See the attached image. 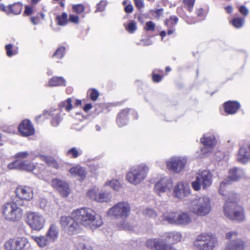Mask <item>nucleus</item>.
I'll list each match as a JSON object with an SVG mask.
<instances>
[{
  "instance_id": "obj_60",
  "label": "nucleus",
  "mask_w": 250,
  "mask_h": 250,
  "mask_svg": "<svg viewBox=\"0 0 250 250\" xmlns=\"http://www.w3.org/2000/svg\"><path fill=\"white\" fill-rule=\"evenodd\" d=\"M67 103V105H66V109L67 111H70L72 109V104H71V99L70 98H68L66 100V101Z\"/></svg>"
},
{
  "instance_id": "obj_33",
  "label": "nucleus",
  "mask_w": 250,
  "mask_h": 250,
  "mask_svg": "<svg viewBox=\"0 0 250 250\" xmlns=\"http://www.w3.org/2000/svg\"><path fill=\"white\" fill-rule=\"evenodd\" d=\"M111 200V196L109 193L105 192H100L97 199V202H107Z\"/></svg>"
},
{
  "instance_id": "obj_3",
  "label": "nucleus",
  "mask_w": 250,
  "mask_h": 250,
  "mask_svg": "<svg viewBox=\"0 0 250 250\" xmlns=\"http://www.w3.org/2000/svg\"><path fill=\"white\" fill-rule=\"evenodd\" d=\"M149 168L141 163L131 167L125 175V180L131 185L137 186L143 183L147 176Z\"/></svg>"
},
{
  "instance_id": "obj_31",
  "label": "nucleus",
  "mask_w": 250,
  "mask_h": 250,
  "mask_svg": "<svg viewBox=\"0 0 250 250\" xmlns=\"http://www.w3.org/2000/svg\"><path fill=\"white\" fill-rule=\"evenodd\" d=\"M4 248L7 250H17L16 237L6 241L4 244Z\"/></svg>"
},
{
  "instance_id": "obj_9",
  "label": "nucleus",
  "mask_w": 250,
  "mask_h": 250,
  "mask_svg": "<svg viewBox=\"0 0 250 250\" xmlns=\"http://www.w3.org/2000/svg\"><path fill=\"white\" fill-rule=\"evenodd\" d=\"M187 163L185 157H172L166 161V166L170 172L178 173L184 169Z\"/></svg>"
},
{
  "instance_id": "obj_13",
  "label": "nucleus",
  "mask_w": 250,
  "mask_h": 250,
  "mask_svg": "<svg viewBox=\"0 0 250 250\" xmlns=\"http://www.w3.org/2000/svg\"><path fill=\"white\" fill-rule=\"evenodd\" d=\"M17 197L15 200L29 201L33 198V189L28 186H18L16 190Z\"/></svg>"
},
{
  "instance_id": "obj_43",
  "label": "nucleus",
  "mask_w": 250,
  "mask_h": 250,
  "mask_svg": "<svg viewBox=\"0 0 250 250\" xmlns=\"http://www.w3.org/2000/svg\"><path fill=\"white\" fill-rule=\"evenodd\" d=\"M143 213L145 215L151 218H155L157 216V213L155 210L151 208H147L144 210Z\"/></svg>"
},
{
  "instance_id": "obj_47",
  "label": "nucleus",
  "mask_w": 250,
  "mask_h": 250,
  "mask_svg": "<svg viewBox=\"0 0 250 250\" xmlns=\"http://www.w3.org/2000/svg\"><path fill=\"white\" fill-rule=\"evenodd\" d=\"M73 9L74 11L76 13L80 14L84 11L85 7L82 4H79L73 5Z\"/></svg>"
},
{
  "instance_id": "obj_54",
  "label": "nucleus",
  "mask_w": 250,
  "mask_h": 250,
  "mask_svg": "<svg viewBox=\"0 0 250 250\" xmlns=\"http://www.w3.org/2000/svg\"><path fill=\"white\" fill-rule=\"evenodd\" d=\"M67 154L72 155V156H78V155H81V153L76 150L75 148H72L68 151Z\"/></svg>"
},
{
  "instance_id": "obj_7",
  "label": "nucleus",
  "mask_w": 250,
  "mask_h": 250,
  "mask_svg": "<svg viewBox=\"0 0 250 250\" xmlns=\"http://www.w3.org/2000/svg\"><path fill=\"white\" fill-rule=\"evenodd\" d=\"M130 211L129 204L126 201H121L110 208L107 214L110 217L125 220L129 216Z\"/></svg>"
},
{
  "instance_id": "obj_30",
  "label": "nucleus",
  "mask_w": 250,
  "mask_h": 250,
  "mask_svg": "<svg viewBox=\"0 0 250 250\" xmlns=\"http://www.w3.org/2000/svg\"><path fill=\"white\" fill-rule=\"evenodd\" d=\"M104 186H109L115 191H119L121 188V185L118 180L112 179L107 181L104 183Z\"/></svg>"
},
{
  "instance_id": "obj_6",
  "label": "nucleus",
  "mask_w": 250,
  "mask_h": 250,
  "mask_svg": "<svg viewBox=\"0 0 250 250\" xmlns=\"http://www.w3.org/2000/svg\"><path fill=\"white\" fill-rule=\"evenodd\" d=\"M224 210L225 216L230 219L238 221L245 220L244 208L238 205L235 202H231L229 199L225 204Z\"/></svg>"
},
{
  "instance_id": "obj_38",
  "label": "nucleus",
  "mask_w": 250,
  "mask_h": 250,
  "mask_svg": "<svg viewBox=\"0 0 250 250\" xmlns=\"http://www.w3.org/2000/svg\"><path fill=\"white\" fill-rule=\"evenodd\" d=\"M244 22L245 20L244 19L236 18L232 20L231 23L235 28H239L243 26Z\"/></svg>"
},
{
  "instance_id": "obj_44",
  "label": "nucleus",
  "mask_w": 250,
  "mask_h": 250,
  "mask_svg": "<svg viewBox=\"0 0 250 250\" xmlns=\"http://www.w3.org/2000/svg\"><path fill=\"white\" fill-rule=\"evenodd\" d=\"M90 98L93 101H95L97 100L99 96V93L95 89H92L88 91Z\"/></svg>"
},
{
  "instance_id": "obj_23",
  "label": "nucleus",
  "mask_w": 250,
  "mask_h": 250,
  "mask_svg": "<svg viewBox=\"0 0 250 250\" xmlns=\"http://www.w3.org/2000/svg\"><path fill=\"white\" fill-rule=\"evenodd\" d=\"M46 235L50 241L56 240L59 235V230L57 226L53 224L51 225Z\"/></svg>"
},
{
  "instance_id": "obj_8",
  "label": "nucleus",
  "mask_w": 250,
  "mask_h": 250,
  "mask_svg": "<svg viewBox=\"0 0 250 250\" xmlns=\"http://www.w3.org/2000/svg\"><path fill=\"white\" fill-rule=\"evenodd\" d=\"M211 183V175L209 171L203 170L197 173L196 179L192 182L191 186L194 190L198 191L201 186L206 188L210 186Z\"/></svg>"
},
{
  "instance_id": "obj_53",
  "label": "nucleus",
  "mask_w": 250,
  "mask_h": 250,
  "mask_svg": "<svg viewBox=\"0 0 250 250\" xmlns=\"http://www.w3.org/2000/svg\"><path fill=\"white\" fill-rule=\"evenodd\" d=\"M68 21L75 24H78L79 22V18L78 16L70 15L69 16Z\"/></svg>"
},
{
  "instance_id": "obj_22",
  "label": "nucleus",
  "mask_w": 250,
  "mask_h": 250,
  "mask_svg": "<svg viewBox=\"0 0 250 250\" xmlns=\"http://www.w3.org/2000/svg\"><path fill=\"white\" fill-rule=\"evenodd\" d=\"M191 221L190 216L186 212L178 213L176 224L187 225Z\"/></svg>"
},
{
  "instance_id": "obj_55",
  "label": "nucleus",
  "mask_w": 250,
  "mask_h": 250,
  "mask_svg": "<svg viewBox=\"0 0 250 250\" xmlns=\"http://www.w3.org/2000/svg\"><path fill=\"white\" fill-rule=\"evenodd\" d=\"M237 161L242 164H246L250 162V157H238Z\"/></svg>"
},
{
  "instance_id": "obj_45",
  "label": "nucleus",
  "mask_w": 250,
  "mask_h": 250,
  "mask_svg": "<svg viewBox=\"0 0 250 250\" xmlns=\"http://www.w3.org/2000/svg\"><path fill=\"white\" fill-rule=\"evenodd\" d=\"M125 28L129 33H132L137 29L136 23L134 21H131Z\"/></svg>"
},
{
  "instance_id": "obj_20",
  "label": "nucleus",
  "mask_w": 250,
  "mask_h": 250,
  "mask_svg": "<svg viewBox=\"0 0 250 250\" xmlns=\"http://www.w3.org/2000/svg\"><path fill=\"white\" fill-rule=\"evenodd\" d=\"M240 104L236 101H228L224 104L225 112L229 114H235L240 108Z\"/></svg>"
},
{
  "instance_id": "obj_26",
  "label": "nucleus",
  "mask_w": 250,
  "mask_h": 250,
  "mask_svg": "<svg viewBox=\"0 0 250 250\" xmlns=\"http://www.w3.org/2000/svg\"><path fill=\"white\" fill-rule=\"evenodd\" d=\"M32 238L38 244V245L42 247H44L50 241L49 239L45 236H32Z\"/></svg>"
},
{
  "instance_id": "obj_32",
  "label": "nucleus",
  "mask_w": 250,
  "mask_h": 250,
  "mask_svg": "<svg viewBox=\"0 0 250 250\" xmlns=\"http://www.w3.org/2000/svg\"><path fill=\"white\" fill-rule=\"evenodd\" d=\"M165 237H166V242L168 241V239L172 238L173 242H178L181 240L182 238V235L178 232H172L167 233L164 234Z\"/></svg>"
},
{
  "instance_id": "obj_34",
  "label": "nucleus",
  "mask_w": 250,
  "mask_h": 250,
  "mask_svg": "<svg viewBox=\"0 0 250 250\" xmlns=\"http://www.w3.org/2000/svg\"><path fill=\"white\" fill-rule=\"evenodd\" d=\"M53 187L61 194L62 192V181L59 179H54L52 182Z\"/></svg>"
},
{
  "instance_id": "obj_59",
  "label": "nucleus",
  "mask_w": 250,
  "mask_h": 250,
  "mask_svg": "<svg viewBox=\"0 0 250 250\" xmlns=\"http://www.w3.org/2000/svg\"><path fill=\"white\" fill-rule=\"evenodd\" d=\"M56 22L58 25H62V14L56 17Z\"/></svg>"
},
{
  "instance_id": "obj_41",
  "label": "nucleus",
  "mask_w": 250,
  "mask_h": 250,
  "mask_svg": "<svg viewBox=\"0 0 250 250\" xmlns=\"http://www.w3.org/2000/svg\"><path fill=\"white\" fill-rule=\"evenodd\" d=\"M43 160L49 166L57 167L58 164L54 159V157H42Z\"/></svg>"
},
{
  "instance_id": "obj_62",
  "label": "nucleus",
  "mask_w": 250,
  "mask_h": 250,
  "mask_svg": "<svg viewBox=\"0 0 250 250\" xmlns=\"http://www.w3.org/2000/svg\"><path fill=\"white\" fill-rule=\"evenodd\" d=\"M133 7L131 4L127 5L125 8V11L128 13H131L133 11Z\"/></svg>"
},
{
  "instance_id": "obj_4",
  "label": "nucleus",
  "mask_w": 250,
  "mask_h": 250,
  "mask_svg": "<svg viewBox=\"0 0 250 250\" xmlns=\"http://www.w3.org/2000/svg\"><path fill=\"white\" fill-rule=\"evenodd\" d=\"M24 206L21 200L14 199L12 202L7 203L3 206L2 215L9 222L19 221L22 216V209L21 207Z\"/></svg>"
},
{
  "instance_id": "obj_2",
  "label": "nucleus",
  "mask_w": 250,
  "mask_h": 250,
  "mask_svg": "<svg viewBox=\"0 0 250 250\" xmlns=\"http://www.w3.org/2000/svg\"><path fill=\"white\" fill-rule=\"evenodd\" d=\"M187 205L189 211L199 216H205L211 210L210 199L205 195L193 198Z\"/></svg>"
},
{
  "instance_id": "obj_35",
  "label": "nucleus",
  "mask_w": 250,
  "mask_h": 250,
  "mask_svg": "<svg viewBox=\"0 0 250 250\" xmlns=\"http://www.w3.org/2000/svg\"><path fill=\"white\" fill-rule=\"evenodd\" d=\"M99 191L98 189L93 188L89 189L86 193V196L90 199L97 201V199L98 197Z\"/></svg>"
},
{
  "instance_id": "obj_64",
  "label": "nucleus",
  "mask_w": 250,
  "mask_h": 250,
  "mask_svg": "<svg viewBox=\"0 0 250 250\" xmlns=\"http://www.w3.org/2000/svg\"><path fill=\"white\" fill-rule=\"evenodd\" d=\"M152 79L154 82H159L161 79L162 77L157 74H154L152 77Z\"/></svg>"
},
{
  "instance_id": "obj_19",
  "label": "nucleus",
  "mask_w": 250,
  "mask_h": 250,
  "mask_svg": "<svg viewBox=\"0 0 250 250\" xmlns=\"http://www.w3.org/2000/svg\"><path fill=\"white\" fill-rule=\"evenodd\" d=\"M243 241L241 239H236L228 242L225 250H243Z\"/></svg>"
},
{
  "instance_id": "obj_1",
  "label": "nucleus",
  "mask_w": 250,
  "mask_h": 250,
  "mask_svg": "<svg viewBox=\"0 0 250 250\" xmlns=\"http://www.w3.org/2000/svg\"><path fill=\"white\" fill-rule=\"evenodd\" d=\"M71 216L66 217L63 220V229L70 234L79 231V223L92 229L100 227L103 223L100 215L90 208H81L75 209Z\"/></svg>"
},
{
  "instance_id": "obj_24",
  "label": "nucleus",
  "mask_w": 250,
  "mask_h": 250,
  "mask_svg": "<svg viewBox=\"0 0 250 250\" xmlns=\"http://www.w3.org/2000/svg\"><path fill=\"white\" fill-rule=\"evenodd\" d=\"M178 213L176 212H166L164 214V219L169 224H176Z\"/></svg>"
},
{
  "instance_id": "obj_17",
  "label": "nucleus",
  "mask_w": 250,
  "mask_h": 250,
  "mask_svg": "<svg viewBox=\"0 0 250 250\" xmlns=\"http://www.w3.org/2000/svg\"><path fill=\"white\" fill-rule=\"evenodd\" d=\"M19 131L22 136H29L34 134L35 129L32 123L27 120H23L19 125Z\"/></svg>"
},
{
  "instance_id": "obj_15",
  "label": "nucleus",
  "mask_w": 250,
  "mask_h": 250,
  "mask_svg": "<svg viewBox=\"0 0 250 250\" xmlns=\"http://www.w3.org/2000/svg\"><path fill=\"white\" fill-rule=\"evenodd\" d=\"M200 142L204 145L201 148V151L204 154L211 151L215 146L217 141L214 136H206L204 135L200 139Z\"/></svg>"
},
{
  "instance_id": "obj_51",
  "label": "nucleus",
  "mask_w": 250,
  "mask_h": 250,
  "mask_svg": "<svg viewBox=\"0 0 250 250\" xmlns=\"http://www.w3.org/2000/svg\"><path fill=\"white\" fill-rule=\"evenodd\" d=\"M53 57H56L58 59H61L62 57V49L60 47L57 49L53 55Z\"/></svg>"
},
{
  "instance_id": "obj_16",
  "label": "nucleus",
  "mask_w": 250,
  "mask_h": 250,
  "mask_svg": "<svg viewBox=\"0 0 250 250\" xmlns=\"http://www.w3.org/2000/svg\"><path fill=\"white\" fill-rule=\"evenodd\" d=\"M163 235L158 238L148 239L146 242V246L148 249L152 250H161L163 243L166 242V238Z\"/></svg>"
},
{
  "instance_id": "obj_48",
  "label": "nucleus",
  "mask_w": 250,
  "mask_h": 250,
  "mask_svg": "<svg viewBox=\"0 0 250 250\" xmlns=\"http://www.w3.org/2000/svg\"><path fill=\"white\" fill-rule=\"evenodd\" d=\"M63 197H67L71 192V189L68 184L63 183Z\"/></svg>"
},
{
  "instance_id": "obj_39",
  "label": "nucleus",
  "mask_w": 250,
  "mask_h": 250,
  "mask_svg": "<svg viewBox=\"0 0 250 250\" xmlns=\"http://www.w3.org/2000/svg\"><path fill=\"white\" fill-rule=\"evenodd\" d=\"M178 21V19L177 17L171 16L169 19L166 21L165 24L167 27H172L177 23Z\"/></svg>"
},
{
  "instance_id": "obj_14",
  "label": "nucleus",
  "mask_w": 250,
  "mask_h": 250,
  "mask_svg": "<svg viewBox=\"0 0 250 250\" xmlns=\"http://www.w3.org/2000/svg\"><path fill=\"white\" fill-rule=\"evenodd\" d=\"M10 169H19L31 171L35 168V165L29 162L22 159H18L8 165Z\"/></svg>"
},
{
  "instance_id": "obj_49",
  "label": "nucleus",
  "mask_w": 250,
  "mask_h": 250,
  "mask_svg": "<svg viewBox=\"0 0 250 250\" xmlns=\"http://www.w3.org/2000/svg\"><path fill=\"white\" fill-rule=\"evenodd\" d=\"M184 3L187 5L189 11H191L195 2V0H183Z\"/></svg>"
},
{
  "instance_id": "obj_36",
  "label": "nucleus",
  "mask_w": 250,
  "mask_h": 250,
  "mask_svg": "<svg viewBox=\"0 0 250 250\" xmlns=\"http://www.w3.org/2000/svg\"><path fill=\"white\" fill-rule=\"evenodd\" d=\"M62 84V77H53L49 82V85L50 86H59Z\"/></svg>"
},
{
  "instance_id": "obj_5",
  "label": "nucleus",
  "mask_w": 250,
  "mask_h": 250,
  "mask_svg": "<svg viewBox=\"0 0 250 250\" xmlns=\"http://www.w3.org/2000/svg\"><path fill=\"white\" fill-rule=\"evenodd\" d=\"M218 241L215 235L204 232L196 236L193 241V247L197 250H213L217 247Z\"/></svg>"
},
{
  "instance_id": "obj_37",
  "label": "nucleus",
  "mask_w": 250,
  "mask_h": 250,
  "mask_svg": "<svg viewBox=\"0 0 250 250\" xmlns=\"http://www.w3.org/2000/svg\"><path fill=\"white\" fill-rule=\"evenodd\" d=\"M231 183L228 179H225L221 182L219 187V192L221 194L224 195L225 194V189L227 185L231 184Z\"/></svg>"
},
{
  "instance_id": "obj_28",
  "label": "nucleus",
  "mask_w": 250,
  "mask_h": 250,
  "mask_svg": "<svg viewBox=\"0 0 250 250\" xmlns=\"http://www.w3.org/2000/svg\"><path fill=\"white\" fill-rule=\"evenodd\" d=\"M16 241L17 250L25 249L28 246V241L25 237H16Z\"/></svg>"
},
{
  "instance_id": "obj_57",
  "label": "nucleus",
  "mask_w": 250,
  "mask_h": 250,
  "mask_svg": "<svg viewBox=\"0 0 250 250\" xmlns=\"http://www.w3.org/2000/svg\"><path fill=\"white\" fill-rule=\"evenodd\" d=\"M240 12L244 16H247L249 13V10L245 6H241L239 7Z\"/></svg>"
},
{
  "instance_id": "obj_10",
  "label": "nucleus",
  "mask_w": 250,
  "mask_h": 250,
  "mask_svg": "<svg viewBox=\"0 0 250 250\" xmlns=\"http://www.w3.org/2000/svg\"><path fill=\"white\" fill-rule=\"evenodd\" d=\"M173 186V182L171 178L162 177L156 182L154 188V191L159 196L167 191H170Z\"/></svg>"
},
{
  "instance_id": "obj_61",
  "label": "nucleus",
  "mask_w": 250,
  "mask_h": 250,
  "mask_svg": "<svg viewBox=\"0 0 250 250\" xmlns=\"http://www.w3.org/2000/svg\"><path fill=\"white\" fill-rule=\"evenodd\" d=\"M33 154L32 153H28L27 152H20L18 153L15 156H27L28 155H32Z\"/></svg>"
},
{
  "instance_id": "obj_46",
  "label": "nucleus",
  "mask_w": 250,
  "mask_h": 250,
  "mask_svg": "<svg viewBox=\"0 0 250 250\" xmlns=\"http://www.w3.org/2000/svg\"><path fill=\"white\" fill-rule=\"evenodd\" d=\"M155 24L152 21H149L146 23L144 29L147 31H153L155 30Z\"/></svg>"
},
{
  "instance_id": "obj_50",
  "label": "nucleus",
  "mask_w": 250,
  "mask_h": 250,
  "mask_svg": "<svg viewBox=\"0 0 250 250\" xmlns=\"http://www.w3.org/2000/svg\"><path fill=\"white\" fill-rule=\"evenodd\" d=\"M12 45L11 44H7L5 46V49L6 50V54L8 57H11L16 53H14L12 50Z\"/></svg>"
},
{
  "instance_id": "obj_52",
  "label": "nucleus",
  "mask_w": 250,
  "mask_h": 250,
  "mask_svg": "<svg viewBox=\"0 0 250 250\" xmlns=\"http://www.w3.org/2000/svg\"><path fill=\"white\" fill-rule=\"evenodd\" d=\"M107 4L106 1L102 0L97 5V11H103Z\"/></svg>"
},
{
  "instance_id": "obj_56",
  "label": "nucleus",
  "mask_w": 250,
  "mask_h": 250,
  "mask_svg": "<svg viewBox=\"0 0 250 250\" xmlns=\"http://www.w3.org/2000/svg\"><path fill=\"white\" fill-rule=\"evenodd\" d=\"M135 6L138 9H141L144 7L143 0H134Z\"/></svg>"
},
{
  "instance_id": "obj_63",
  "label": "nucleus",
  "mask_w": 250,
  "mask_h": 250,
  "mask_svg": "<svg viewBox=\"0 0 250 250\" xmlns=\"http://www.w3.org/2000/svg\"><path fill=\"white\" fill-rule=\"evenodd\" d=\"M25 8L24 13L27 15H31L32 13V8L28 6H25Z\"/></svg>"
},
{
  "instance_id": "obj_25",
  "label": "nucleus",
  "mask_w": 250,
  "mask_h": 250,
  "mask_svg": "<svg viewBox=\"0 0 250 250\" xmlns=\"http://www.w3.org/2000/svg\"><path fill=\"white\" fill-rule=\"evenodd\" d=\"M129 109H125L120 112L117 118V123L119 126H123L126 124V115Z\"/></svg>"
},
{
  "instance_id": "obj_11",
  "label": "nucleus",
  "mask_w": 250,
  "mask_h": 250,
  "mask_svg": "<svg viewBox=\"0 0 250 250\" xmlns=\"http://www.w3.org/2000/svg\"><path fill=\"white\" fill-rule=\"evenodd\" d=\"M45 222V218L39 213L29 212L28 214L27 222L33 229L41 230L43 228Z\"/></svg>"
},
{
  "instance_id": "obj_40",
  "label": "nucleus",
  "mask_w": 250,
  "mask_h": 250,
  "mask_svg": "<svg viewBox=\"0 0 250 250\" xmlns=\"http://www.w3.org/2000/svg\"><path fill=\"white\" fill-rule=\"evenodd\" d=\"M240 156H250V146L242 147L239 150Z\"/></svg>"
},
{
  "instance_id": "obj_42",
  "label": "nucleus",
  "mask_w": 250,
  "mask_h": 250,
  "mask_svg": "<svg viewBox=\"0 0 250 250\" xmlns=\"http://www.w3.org/2000/svg\"><path fill=\"white\" fill-rule=\"evenodd\" d=\"M77 250H93L92 247L87 244L81 242L77 244L76 246Z\"/></svg>"
},
{
  "instance_id": "obj_21",
  "label": "nucleus",
  "mask_w": 250,
  "mask_h": 250,
  "mask_svg": "<svg viewBox=\"0 0 250 250\" xmlns=\"http://www.w3.org/2000/svg\"><path fill=\"white\" fill-rule=\"evenodd\" d=\"M69 171L72 175L79 177L81 180H83L86 176V173L85 169L79 166L72 167Z\"/></svg>"
},
{
  "instance_id": "obj_18",
  "label": "nucleus",
  "mask_w": 250,
  "mask_h": 250,
  "mask_svg": "<svg viewBox=\"0 0 250 250\" xmlns=\"http://www.w3.org/2000/svg\"><path fill=\"white\" fill-rule=\"evenodd\" d=\"M244 172L243 169L237 167L230 169L228 179L231 183L239 180L244 176Z\"/></svg>"
},
{
  "instance_id": "obj_12",
  "label": "nucleus",
  "mask_w": 250,
  "mask_h": 250,
  "mask_svg": "<svg viewBox=\"0 0 250 250\" xmlns=\"http://www.w3.org/2000/svg\"><path fill=\"white\" fill-rule=\"evenodd\" d=\"M190 193V189L188 184L180 181L176 184L173 190V196L179 199H183Z\"/></svg>"
},
{
  "instance_id": "obj_58",
  "label": "nucleus",
  "mask_w": 250,
  "mask_h": 250,
  "mask_svg": "<svg viewBox=\"0 0 250 250\" xmlns=\"http://www.w3.org/2000/svg\"><path fill=\"white\" fill-rule=\"evenodd\" d=\"M119 226L120 228L125 230H129L130 228L128 223L125 221L121 223Z\"/></svg>"
},
{
  "instance_id": "obj_27",
  "label": "nucleus",
  "mask_w": 250,
  "mask_h": 250,
  "mask_svg": "<svg viewBox=\"0 0 250 250\" xmlns=\"http://www.w3.org/2000/svg\"><path fill=\"white\" fill-rule=\"evenodd\" d=\"M22 9V5L20 2L15 3L8 5L9 12L14 15L20 14Z\"/></svg>"
},
{
  "instance_id": "obj_29",
  "label": "nucleus",
  "mask_w": 250,
  "mask_h": 250,
  "mask_svg": "<svg viewBox=\"0 0 250 250\" xmlns=\"http://www.w3.org/2000/svg\"><path fill=\"white\" fill-rule=\"evenodd\" d=\"M51 115L53 116V119L51 121V124L54 126H57L61 121V111L58 109H55L50 113Z\"/></svg>"
}]
</instances>
